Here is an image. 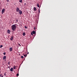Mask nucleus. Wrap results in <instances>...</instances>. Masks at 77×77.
I'll return each mask as SVG.
<instances>
[{"instance_id": "obj_9", "label": "nucleus", "mask_w": 77, "mask_h": 77, "mask_svg": "<svg viewBox=\"0 0 77 77\" xmlns=\"http://www.w3.org/2000/svg\"><path fill=\"white\" fill-rule=\"evenodd\" d=\"M37 9V8H35V7H34V10L35 11H36V9Z\"/></svg>"}, {"instance_id": "obj_34", "label": "nucleus", "mask_w": 77, "mask_h": 77, "mask_svg": "<svg viewBox=\"0 0 77 77\" xmlns=\"http://www.w3.org/2000/svg\"><path fill=\"white\" fill-rule=\"evenodd\" d=\"M29 54V53H27V54Z\"/></svg>"}, {"instance_id": "obj_27", "label": "nucleus", "mask_w": 77, "mask_h": 77, "mask_svg": "<svg viewBox=\"0 0 77 77\" xmlns=\"http://www.w3.org/2000/svg\"><path fill=\"white\" fill-rule=\"evenodd\" d=\"M5 54H6L5 53H3V54L4 55H5Z\"/></svg>"}, {"instance_id": "obj_23", "label": "nucleus", "mask_w": 77, "mask_h": 77, "mask_svg": "<svg viewBox=\"0 0 77 77\" xmlns=\"http://www.w3.org/2000/svg\"><path fill=\"white\" fill-rule=\"evenodd\" d=\"M4 75L5 76H6V73H4Z\"/></svg>"}, {"instance_id": "obj_14", "label": "nucleus", "mask_w": 77, "mask_h": 77, "mask_svg": "<svg viewBox=\"0 0 77 77\" xmlns=\"http://www.w3.org/2000/svg\"><path fill=\"white\" fill-rule=\"evenodd\" d=\"M13 69H15L16 66H13Z\"/></svg>"}, {"instance_id": "obj_4", "label": "nucleus", "mask_w": 77, "mask_h": 77, "mask_svg": "<svg viewBox=\"0 0 77 77\" xmlns=\"http://www.w3.org/2000/svg\"><path fill=\"white\" fill-rule=\"evenodd\" d=\"M5 9L4 8L3 9L2 11V14H3L5 11Z\"/></svg>"}, {"instance_id": "obj_13", "label": "nucleus", "mask_w": 77, "mask_h": 77, "mask_svg": "<svg viewBox=\"0 0 77 77\" xmlns=\"http://www.w3.org/2000/svg\"><path fill=\"white\" fill-rule=\"evenodd\" d=\"M37 6L39 8V4L38 3L37 4Z\"/></svg>"}, {"instance_id": "obj_22", "label": "nucleus", "mask_w": 77, "mask_h": 77, "mask_svg": "<svg viewBox=\"0 0 77 77\" xmlns=\"http://www.w3.org/2000/svg\"><path fill=\"white\" fill-rule=\"evenodd\" d=\"M24 58V57L23 56H21V58Z\"/></svg>"}, {"instance_id": "obj_11", "label": "nucleus", "mask_w": 77, "mask_h": 77, "mask_svg": "<svg viewBox=\"0 0 77 77\" xmlns=\"http://www.w3.org/2000/svg\"><path fill=\"white\" fill-rule=\"evenodd\" d=\"M32 33L33 34H35L36 33V32L34 31H32Z\"/></svg>"}, {"instance_id": "obj_33", "label": "nucleus", "mask_w": 77, "mask_h": 77, "mask_svg": "<svg viewBox=\"0 0 77 77\" xmlns=\"http://www.w3.org/2000/svg\"><path fill=\"white\" fill-rule=\"evenodd\" d=\"M2 76V75H0V76Z\"/></svg>"}, {"instance_id": "obj_32", "label": "nucleus", "mask_w": 77, "mask_h": 77, "mask_svg": "<svg viewBox=\"0 0 77 77\" xmlns=\"http://www.w3.org/2000/svg\"><path fill=\"white\" fill-rule=\"evenodd\" d=\"M9 68V66H8V68Z\"/></svg>"}, {"instance_id": "obj_10", "label": "nucleus", "mask_w": 77, "mask_h": 77, "mask_svg": "<svg viewBox=\"0 0 77 77\" xmlns=\"http://www.w3.org/2000/svg\"><path fill=\"white\" fill-rule=\"evenodd\" d=\"M13 68H11L10 69V71H11V72H12L13 71Z\"/></svg>"}, {"instance_id": "obj_26", "label": "nucleus", "mask_w": 77, "mask_h": 77, "mask_svg": "<svg viewBox=\"0 0 77 77\" xmlns=\"http://www.w3.org/2000/svg\"><path fill=\"white\" fill-rule=\"evenodd\" d=\"M26 5V3H25L24 4V5L25 6Z\"/></svg>"}, {"instance_id": "obj_8", "label": "nucleus", "mask_w": 77, "mask_h": 77, "mask_svg": "<svg viewBox=\"0 0 77 77\" xmlns=\"http://www.w3.org/2000/svg\"><path fill=\"white\" fill-rule=\"evenodd\" d=\"M13 36H12L11 37V38L10 39V40L12 41L13 40Z\"/></svg>"}, {"instance_id": "obj_29", "label": "nucleus", "mask_w": 77, "mask_h": 77, "mask_svg": "<svg viewBox=\"0 0 77 77\" xmlns=\"http://www.w3.org/2000/svg\"><path fill=\"white\" fill-rule=\"evenodd\" d=\"M18 20H16V22H18Z\"/></svg>"}, {"instance_id": "obj_6", "label": "nucleus", "mask_w": 77, "mask_h": 77, "mask_svg": "<svg viewBox=\"0 0 77 77\" xmlns=\"http://www.w3.org/2000/svg\"><path fill=\"white\" fill-rule=\"evenodd\" d=\"M7 58L6 56H4L3 57V60H5Z\"/></svg>"}, {"instance_id": "obj_7", "label": "nucleus", "mask_w": 77, "mask_h": 77, "mask_svg": "<svg viewBox=\"0 0 77 77\" xmlns=\"http://www.w3.org/2000/svg\"><path fill=\"white\" fill-rule=\"evenodd\" d=\"M10 32L11 31L10 30H9V29H8L7 31V33H8V34H10Z\"/></svg>"}, {"instance_id": "obj_18", "label": "nucleus", "mask_w": 77, "mask_h": 77, "mask_svg": "<svg viewBox=\"0 0 77 77\" xmlns=\"http://www.w3.org/2000/svg\"><path fill=\"white\" fill-rule=\"evenodd\" d=\"M23 56L25 57H26V55H25V54L23 55Z\"/></svg>"}, {"instance_id": "obj_25", "label": "nucleus", "mask_w": 77, "mask_h": 77, "mask_svg": "<svg viewBox=\"0 0 77 77\" xmlns=\"http://www.w3.org/2000/svg\"><path fill=\"white\" fill-rule=\"evenodd\" d=\"M18 45H19L20 46H21V45L20 44H18Z\"/></svg>"}, {"instance_id": "obj_21", "label": "nucleus", "mask_w": 77, "mask_h": 77, "mask_svg": "<svg viewBox=\"0 0 77 77\" xmlns=\"http://www.w3.org/2000/svg\"><path fill=\"white\" fill-rule=\"evenodd\" d=\"M3 47V46L2 45H1L0 46V48H1Z\"/></svg>"}, {"instance_id": "obj_31", "label": "nucleus", "mask_w": 77, "mask_h": 77, "mask_svg": "<svg viewBox=\"0 0 77 77\" xmlns=\"http://www.w3.org/2000/svg\"><path fill=\"white\" fill-rule=\"evenodd\" d=\"M1 77H3V75H2Z\"/></svg>"}, {"instance_id": "obj_5", "label": "nucleus", "mask_w": 77, "mask_h": 77, "mask_svg": "<svg viewBox=\"0 0 77 77\" xmlns=\"http://www.w3.org/2000/svg\"><path fill=\"white\" fill-rule=\"evenodd\" d=\"M9 50L10 52L12 51L13 50V48H10Z\"/></svg>"}, {"instance_id": "obj_20", "label": "nucleus", "mask_w": 77, "mask_h": 77, "mask_svg": "<svg viewBox=\"0 0 77 77\" xmlns=\"http://www.w3.org/2000/svg\"><path fill=\"white\" fill-rule=\"evenodd\" d=\"M10 0H6V1L8 2Z\"/></svg>"}, {"instance_id": "obj_12", "label": "nucleus", "mask_w": 77, "mask_h": 77, "mask_svg": "<svg viewBox=\"0 0 77 77\" xmlns=\"http://www.w3.org/2000/svg\"><path fill=\"white\" fill-rule=\"evenodd\" d=\"M19 2L20 3H22V0H19Z\"/></svg>"}, {"instance_id": "obj_30", "label": "nucleus", "mask_w": 77, "mask_h": 77, "mask_svg": "<svg viewBox=\"0 0 77 77\" xmlns=\"http://www.w3.org/2000/svg\"><path fill=\"white\" fill-rule=\"evenodd\" d=\"M35 27L34 28V30H35Z\"/></svg>"}, {"instance_id": "obj_15", "label": "nucleus", "mask_w": 77, "mask_h": 77, "mask_svg": "<svg viewBox=\"0 0 77 77\" xmlns=\"http://www.w3.org/2000/svg\"><path fill=\"white\" fill-rule=\"evenodd\" d=\"M25 34H26V33L25 32H24L23 33V35L25 36L26 35Z\"/></svg>"}, {"instance_id": "obj_3", "label": "nucleus", "mask_w": 77, "mask_h": 77, "mask_svg": "<svg viewBox=\"0 0 77 77\" xmlns=\"http://www.w3.org/2000/svg\"><path fill=\"white\" fill-rule=\"evenodd\" d=\"M16 11L17 12H18L20 11V9L18 7H17L16 9Z\"/></svg>"}, {"instance_id": "obj_1", "label": "nucleus", "mask_w": 77, "mask_h": 77, "mask_svg": "<svg viewBox=\"0 0 77 77\" xmlns=\"http://www.w3.org/2000/svg\"><path fill=\"white\" fill-rule=\"evenodd\" d=\"M11 29L13 31H15V30L16 29V26L15 25H13L11 26Z\"/></svg>"}, {"instance_id": "obj_16", "label": "nucleus", "mask_w": 77, "mask_h": 77, "mask_svg": "<svg viewBox=\"0 0 77 77\" xmlns=\"http://www.w3.org/2000/svg\"><path fill=\"white\" fill-rule=\"evenodd\" d=\"M24 28H25V29H27V26H24Z\"/></svg>"}, {"instance_id": "obj_24", "label": "nucleus", "mask_w": 77, "mask_h": 77, "mask_svg": "<svg viewBox=\"0 0 77 77\" xmlns=\"http://www.w3.org/2000/svg\"><path fill=\"white\" fill-rule=\"evenodd\" d=\"M38 12H39V13H40V9H39Z\"/></svg>"}, {"instance_id": "obj_17", "label": "nucleus", "mask_w": 77, "mask_h": 77, "mask_svg": "<svg viewBox=\"0 0 77 77\" xmlns=\"http://www.w3.org/2000/svg\"><path fill=\"white\" fill-rule=\"evenodd\" d=\"M19 75V74L18 73L17 74H16V76H18Z\"/></svg>"}, {"instance_id": "obj_2", "label": "nucleus", "mask_w": 77, "mask_h": 77, "mask_svg": "<svg viewBox=\"0 0 77 77\" xmlns=\"http://www.w3.org/2000/svg\"><path fill=\"white\" fill-rule=\"evenodd\" d=\"M18 12L20 15H21L23 13V11L21 10H20Z\"/></svg>"}, {"instance_id": "obj_28", "label": "nucleus", "mask_w": 77, "mask_h": 77, "mask_svg": "<svg viewBox=\"0 0 77 77\" xmlns=\"http://www.w3.org/2000/svg\"><path fill=\"white\" fill-rule=\"evenodd\" d=\"M31 35H33V34H32V32L31 33Z\"/></svg>"}, {"instance_id": "obj_19", "label": "nucleus", "mask_w": 77, "mask_h": 77, "mask_svg": "<svg viewBox=\"0 0 77 77\" xmlns=\"http://www.w3.org/2000/svg\"><path fill=\"white\" fill-rule=\"evenodd\" d=\"M10 61H9L8 63V65H10Z\"/></svg>"}]
</instances>
